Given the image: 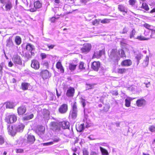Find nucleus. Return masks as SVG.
<instances>
[{
    "label": "nucleus",
    "mask_w": 155,
    "mask_h": 155,
    "mask_svg": "<svg viewBox=\"0 0 155 155\" xmlns=\"http://www.w3.org/2000/svg\"><path fill=\"white\" fill-rule=\"evenodd\" d=\"M119 54L121 57L125 56L124 52L122 49H120L117 52L116 49H112L109 55V57L115 63H117L119 60L120 59L118 56Z\"/></svg>",
    "instance_id": "obj_1"
},
{
    "label": "nucleus",
    "mask_w": 155,
    "mask_h": 155,
    "mask_svg": "<svg viewBox=\"0 0 155 155\" xmlns=\"http://www.w3.org/2000/svg\"><path fill=\"white\" fill-rule=\"evenodd\" d=\"M87 117V116L85 115L84 118L83 120L84 123L80 125L76 126V128L78 131L81 132L84 130V127L88 128L91 125V121L88 120Z\"/></svg>",
    "instance_id": "obj_2"
},
{
    "label": "nucleus",
    "mask_w": 155,
    "mask_h": 155,
    "mask_svg": "<svg viewBox=\"0 0 155 155\" xmlns=\"http://www.w3.org/2000/svg\"><path fill=\"white\" fill-rule=\"evenodd\" d=\"M72 109L69 114V117L73 119L76 118L78 115V108L77 103L76 102H74L72 104Z\"/></svg>",
    "instance_id": "obj_3"
},
{
    "label": "nucleus",
    "mask_w": 155,
    "mask_h": 155,
    "mask_svg": "<svg viewBox=\"0 0 155 155\" xmlns=\"http://www.w3.org/2000/svg\"><path fill=\"white\" fill-rule=\"evenodd\" d=\"M17 117L14 114H7L5 117V121L8 124L13 123L17 120Z\"/></svg>",
    "instance_id": "obj_4"
},
{
    "label": "nucleus",
    "mask_w": 155,
    "mask_h": 155,
    "mask_svg": "<svg viewBox=\"0 0 155 155\" xmlns=\"http://www.w3.org/2000/svg\"><path fill=\"white\" fill-rule=\"evenodd\" d=\"M51 129L54 130L57 132H60L61 130V127L60 123H58L55 122H52L51 125Z\"/></svg>",
    "instance_id": "obj_5"
},
{
    "label": "nucleus",
    "mask_w": 155,
    "mask_h": 155,
    "mask_svg": "<svg viewBox=\"0 0 155 155\" xmlns=\"http://www.w3.org/2000/svg\"><path fill=\"white\" fill-rule=\"evenodd\" d=\"M104 49L99 51H95L92 57V58H99L104 53Z\"/></svg>",
    "instance_id": "obj_6"
},
{
    "label": "nucleus",
    "mask_w": 155,
    "mask_h": 155,
    "mask_svg": "<svg viewBox=\"0 0 155 155\" xmlns=\"http://www.w3.org/2000/svg\"><path fill=\"white\" fill-rule=\"evenodd\" d=\"M68 110V105L64 104L61 105L58 109L59 112L61 114L65 113Z\"/></svg>",
    "instance_id": "obj_7"
},
{
    "label": "nucleus",
    "mask_w": 155,
    "mask_h": 155,
    "mask_svg": "<svg viewBox=\"0 0 155 155\" xmlns=\"http://www.w3.org/2000/svg\"><path fill=\"white\" fill-rule=\"evenodd\" d=\"M91 48V45L90 44L86 43L84 45L83 47L81 48L82 52L87 53L90 51Z\"/></svg>",
    "instance_id": "obj_8"
},
{
    "label": "nucleus",
    "mask_w": 155,
    "mask_h": 155,
    "mask_svg": "<svg viewBox=\"0 0 155 155\" xmlns=\"http://www.w3.org/2000/svg\"><path fill=\"white\" fill-rule=\"evenodd\" d=\"M118 9L123 13V15H125L127 13V8L124 4H120L118 5Z\"/></svg>",
    "instance_id": "obj_9"
},
{
    "label": "nucleus",
    "mask_w": 155,
    "mask_h": 155,
    "mask_svg": "<svg viewBox=\"0 0 155 155\" xmlns=\"http://www.w3.org/2000/svg\"><path fill=\"white\" fill-rule=\"evenodd\" d=\"M14 63L16 64L21 65L22 61L20 56L18 55H14L12 59Z\"/></svg>",
    "instance_id": "obj_10"
},
{
    "label": "nucleus",
    "mask_w": 155,
    "mask_h": 155,
    "mask_svg": "<svg viewBox=\"0 0 155 155\" xmlns=\"http://www.w3.org/2000/svg\"><path fill=\"white\" fill-rule=\"evenodd\" d=\"M146 103V101L142 98L136 101L137 105L138 107H143Z\"/></svg>",
    "instance_id": "obj_11"
},
{
    "label": "nucleus",
    "mask_w": 155,
    "mask_h": 155,
    "mask_svg": "<svg viewBox=\"0 0 155 155\" xmlns=\"http://www.w3.org/2000/svg\"><path fill=\"white\" fill-rule=\"evenodd\" d=\"M45 128V127L42 126H39L37 129L36 130V132L38 135H41L44 134Z\"/></svg>",
    "instance_id": "obj_12"
},
{
    "label": "nucleus",
    "mask_w": 155,
    "mask_h": 155,
    "mask_svg": "<svg viewBox=\"0 0 155 155\" xmlns=\"http://www.w3.org/2000/svg\"><path fill=\"white\" fill-rule=\"evenodd\" d=\"M101 66L100 63L99 61H94L92 65V68L96 71H97Z\"/></svg>",
    "instance_id": "obj_13"
},
{
    "label": "nucleus",
    "mask_w": 155,
    "mask_h": 155,
    "mask_svg": "<svg viewBox=\"0 0 155 155\" xmlns=\"http://www.w3.org/2000/svg\"><path fill=\"white\" fill-rule=\"evenodd\" d=\"M31 66L32 68L35 70L38 69L40 67L39 62L36 60H33L32 61Z\"/></svg>",
    "instance_id": "obj_14"
},
{
    "label": "nucleus",
    "mask_w": 155,
    "mask_h": 155,
    "mask_svg": "<svg viewBox=\"0 0 155 155\" xmlns=\"http://www.w3.org/2000/svg\"><path fill=\"white\" fill-rule=\"evenodd\" d=\"M21 88L24 91L29 90L31 88V87L28 83H23L21 84Z\"/></svg>",
    "instance_id": "obj_15"
},
{
    "label": "nucleus",
    "mask_w": 155,
    "mask_h": 155,
    "mask_svg": "<svg viewBox=\"0 0 155 155\" xmlns=\"http://www.w3.org/2000/svg\"><path fill=\"white\" fill-rule=\"evenodd\" d=\"M8 129L9 134L12 136L15 135L16 134L15 129V128L14 129V127L13 126L9 125L8 127Z\"/></svg>",
    "instance_id": "obj_16"
},
{
    "label": "nucleus",
    "mask_w": 155,
    "mask_h": 155,
    "mask_svg": "<svg viewBox=\"0 0 155 155\" xmlns=\"http://www.w3.org/2000/svg\"><path fill=\"white\" fill-rule=\"evenodd\" d=\"M61 127H62L63 129H66L69 128L70 125L68 121H63L60 123Z\"/></svg>",
    "instance_id": "obj_17"
},
{
    "label": "nucleus",
    "mask_w": 155,
    "mask_h": 155,
    "mask_svg": "<svg viewBox=\"0 0 155 155\" xmlns=\"http://www.w3.org/2000/svg\"><path fill=\"white\" fill-rule=\"evenodd\" d=\"M25 127V125L21 124L16 125L15 127L16 132H21L22 131Z\"/></svg>",
    "instance_id": "obj_18"
},
{
    "label": "nucleus",
    "mask_w": 155,
    "mask_h": 155,
    "mask_svg": "<svg viewBox=\"0 0 155 155\" xmlns=\"http://www.w3.org/2000/svg\"><path fill=\"white\" fill-rule=\"evenodd\" d=\"M132 62L130 59L125 60L122 62L121 65L122 66H129L131 65Z\"/></svg>",
    "instance_id": "obj_19"
},
{
    "label": "nucleus",
    "mask_w": 155,
    "mask_h": 155,
    "mask_svg": "<svg viewBox=\"0 0 155 155\" xmlns=\"http://www.w3.org/2000/svg\"><path fill=\"white\" fill-rule=\"evenodd\" d=\"M134 57L137 61V64H138L140 62V60L142 58V55L138 52L134 51Z\"/></svg>",
    "instance_id": "obj_20"
},
{
    "label": "nucleus",
    "mask_w": 155,
    "mask_h": 155,
    "mask_svg": "<svg viewBox=\"0 0 155 155\" xmlns=\"http://www.w3.org/2000/svg\"><path fill=\"white\" fill-rule=\"evenodd\" d=\"M74 92V89L73 87H70L67 91L66 95L68 96L72 97L73 96Z\"/></svg>",
    "instance_id": "obj_21"
},
{
    "label": "nucleus",
    "mask_w": 155,
    "mask_h": 155,
    "mask_svg": "<svg viewBox=\"0 0 155 155\" xmlns=\"http://www.w3.org/2000/svg\"><path fill=\"white\" fill-rule=\"evenodd\" d=\"M41 75L44 79H46L49 77V73L48 71L45 70L41 72Z\"/></svg>",
    "instance_id": "obj_22"
},
{
    "label": "nucleus",
    "mask_w": 155,
    "mask_h": 155,
    "mask_svg": "<svg viewBox=\"0 0 155 155\" xmlns=\"http://www.w3.org/2000/svg\"><path fill=\"white\" fill-rule=\"evenodd\" d=\"M127 71V69L125 68H117L115 72L116 73L123 74L125 73Z\"/></svg>",
    "instance_id": "obj_23"
},
{
    "label": "nucleus",
    "mask_w": 155,
    "mask_h": 155,
    "mask_svg": "<svg viewBox=\"0 0 155 155\" xmlns=\"http://www.w3.org/2000/svg\"><path fill=\"white\" fill-rule=\"evenodd\" d=\"M56 67L57 69L59 70L60 72L62 73H63L64 72V70L62 66L60 61H58L57 62L56 65Z\"/></svg>",
    "instance_id": "obj_24"
},
{
    "label": "nucleus",
    "mask_w": 155,
    "mask_h": 155,
    "mask_svg": "<svg viewBox=\"0 0 155 155\" xmlns=\"http://www.w3.org/2000/svg\"><path fill=\"white\" fill-rule=\"evenodd\" d=\"M26 110L25 107L24 106H21L18 109V114L21 115L24 114Z\"/></svg>",
    "instance_id": "obj_25"
},
{
    "label": "nucleus",
    "mask_w": 155,
    "mask_h": 155,
    "mask_svg": "<svg viewBox=\"0 0 155 155\" xmlns=\"http://www.w3.org/2000/svg\"><path fill=\"white\" fill-rule=\"evenodd\" d=\"M133 99L130 97H127L125 100V105L126 106L129 107L130 106V101Z\"/></svg>",
    "instance_id": "obj_26"
},
{
    "label": "nucleus",
    "mask_w": 155,
    "mask_h": 155,
    "mask_svg": "<svg viewBox=\"0 0 155 155\" xmlns=\"http://www.w3.org/2000/svg\"><path fill=\"white\" fill-rule=\"evenodd\" d=\"M12 7V3L10 2H8L5 4V8L6 11H9Z\"/></svg>",
    "instance_id": "obj_27"
},
{
    "label": "nucleus",
    "mask_w": 155,
    "mask_h": 155,
    "mask_svg": "<svg viewBox=\"0 0 155 155\" xmlns=\"http://www.w3.org/2000/svg\"><path fill=\"white\" fill-rule=\"evenodd\" d=\"M26 48L27 50L31 52L32 53V51L34 49V46L31 44L28 43L26 46Z\"/></svg>",
    "instance_id": "obj_28"
},
{
    "label": "nucleus",
    "mask_w": 155,
    "mask_h": 155,
    "mask_svg": "<svg viewBox=\"0 0 155 155\" xmlns=\"http://www.w3.org/2000/svg\"><path fill=\"white\" fill-rule=\"evenodd\" d=\"M77 65L73 63H69L68 68L71 71H73L76 68Z\"/></svg>",
    "instance_id": "obj_29"
},
{
    "label": "nucleus",
    "mask_w": 155,
    "mask_h": 155,
    "mask_svg": "<svg viewBox=\"0 0 155 155\" xmlns=\"http://www.w3.org/2000/svg\"><path fill=\"white\" fill-rule=\"evenodd\" d=\"M6 43V46L9 47H11L13 46V44L12 39L10 37L7 40Z\"/></svg>",
    "instance_id": "obj_30"
},
{
    "label": "nucleus",
    "mask_w": 155,
    "mask_h": 155,
    "mask_svg": "<svg viewBox=\"0 0 155 155\" xmlns=\"http://www.w3.org/2000/svg\"><path fill=\"white\" fill-rule=\"evenodd\" d=\"M149 61V58L147 56L146 57L145 59L143 60V63H142L143 66L144 67H146L147 66V65L148 64Z\"/></svg>",
    "instance_id": "obj_31"
},
{
    "label": "nucleus",
    "mask_w": 155,
    "mask_h": 155,
    "mask_svg": "<svg viewBox=\"0 0 155 155\" xmlns=\"http://www.w3.org/2000/svg\"><path fill=\"white\" fill-rule=\"evenodd\" d=\"M28 142L29 143H32L35 141V137L31 135H29L28 137Z\"/></svg>",
    "instance_id": "obj_32"
},
{
    "label": "nucleus",
    "mask_w": 155,
    "mask_h": 155,
    "mask_svg": "<svg viewBox=\"0 0 155 155\" xmlns=\"http://www.w3.org/2000/svg\"><path fill=\"white\" fill-rule=\"evenodd\" d=\"M141 8H143L147 11L149 10V8L148 5L145 3H143L141 7L137 9L139 10H141Z\"/></svg>",
    "instance_id": "obj_33"
},
{
    "label": "nucleus",
    "mask_w": 155,
    "mask_h": 155,
    "mask_svg": "<svg viewBox=\"0 0 155 155\" xmlns=\"http://www.w3.org/2000/svg\"><path fill=\"white\" fill-rule=\"evenodd\" d=\"M6 107L7 108H13L15 107V105L13 102H7L6 103Z\"/></svg>",
    "instance_id": "obj_34"
},
{
    "label": "nucleus",
    "mask_w": 155,
    "mask_h": 155,
    "mask_svg": "<svg viewBox=\"0 0 155 155\" xmlns=\"http://www.w3.org/2000/svg\"><path fill=\"white\" fill-rule=\"evenodd\" d=\"M15 41L17 45H19L21 43V38L19 36H16L15 37Z\"/></svg>",
    "instance_id": "obj_35"
},
{
    "label": "nucleus",
    "mask_w": 155,
    "mask_h": 155,
    "mask_svg": "<svg viewBox=\"0 0 155 155\" xmlns=\"http://www.w3.org/2000/svg\"><path fill=\"white\" fill-rule=\"evenodd\" d=\"M42 6L41 3L39 1L35 2L34 3V6L36 8H39Z\"/></svg>",
    "instance_id": "obj_36"
},
{
    "label": "nucleus",
    "mask_w": 155,
    "mask_h": 155,
    "mask_svg": "<svg viewBox=\"0 0 155 155\" xmlns=\"http://www.w3.org/2000/svg\"><path fill=\"white\" fill-rule=\"evenodd\" d=\"M101 151L103 155H108L109 153L107 151L101 147H100Z\"/></svg>",
    "instance_id": "obj_37"
},
{
    "label": "nucleus",
    "mask_w": 155,
    "mask_h": 155,
    "mask_svg": "<svg viewBox=\"0 0 155 155\" xmlns=\"http://www.w3.org/2000/svg\"><path fill=\"white\" fill-rule=\"evenodd\" d=\"M136 0H129V4L132 7H134L135 8H137V7L135 6V4L136 3Z\"/></svg>",
    "instance_id": "obj_38"
},
{
    "label": "nucleus",
    "mask_w": 155,
    "mask_h": 155,
    "mask_svg": "<svg viewBox=\"0 0 155 155\" xmlns=\"http://www.w3.org/2000/svg\"><path fill=\"white\" fill-rule=\"evenodd\" d=\"M136 33V31L134 28H133L132 31L130 33V38H132L134 37V36Z\"/></svg>",
    "instance_id": "obj_39"
},
{
    "label": "nucleus",
    "mask_w": 155,
    "mask_h": 155,
    "mask_svg": "<svg viewBox=\"0 0 155 155\" xmlns=\"http://www.w3.org/2000/svg\"><path fill=\"white\" fill-rule=\"evenodd\" d=\"M34 117V115L33 114L28 115L24 117V120H28L31 119Z\"/></svg>",
    "instance_id": "obj_40"
},
{
    "label": "nucleus",
    "mask_w": 155,
    "mask_h": 155,
    "mask_svg": "<svg viewBox=\"0 0 155 155\" xmlns=\"http://www.w3.org/2000/svg\"><path fill=\"white\" fill-rule=\"evenodd\" d=\"M95 84H86V90H89L90 89H92L94 87V86L95 85Z\"/></svg>",
    "instance_id": "obj_41"
},
{
    "label": "nucleus",
    "mask_w": 155,
    "mask_h": 155,
    "mask_svg": "<svg viewBox=\"0 0 155 155\" xmlns=\"http://www.w3.org/2000/svg\"><path fill=\"white\" fill-rule=\"evenodd\" d=\"M52 139L53 140V142H54H54H58L61 140L57 136H54L53 137Z\"/></svg>",
    "instance_id": "obj_42"
},
{
    "label": "nucleus",
    "mask_w": 155,
    "mask_h": 155,
    "mask_svg": "<svg viewBox=\"0 0 155 155\" xmlns=\"http://www.w3.org/2000/svg\"><path fill=\"white\" fill-rule=\"evenodd\" d=\"M148 129L151 132H155V126L152 125H150L148 128Z\"/></svg>",
    "instance_id": "obj_43"
},
{
    "label": "nucleus",
    "mask_w": 155,
    "mask_h": 155,
    "mask_svg": "<svg viewBox=\"0 0 155 155\" xmlns=\"http://www.w3.org/2000/svg\"><path fill=\"white\" fill-rule=\"evenodd\" d=\"M128 31V28L127 27H124L122 31L120 32L121 34H124L127 33Z\"/></svg>",
    "instance_id": "obj_44"
},
{
    "label": "nucleus",
    "mask_w": 155,
    "mask_h": 155,
    "mask_svg": "<svg viewBox=\"0 0 155 155\" xmlns=\"http://www.w3.org/2000/svg\"><path fill=\"white\" fill-rule=\"evenodd\" d=\"M110 19H104L101 21V22L103 24L108 23L110 22Z\"/></svg>",
    "instance_id": "obj_45"
},
{
    "label": "nucleus",
    "mask_w": 155,
    "mask_h": 155,
    "mask_svg": "<svg viewBox=\"0 0 155 155\" xmlns=\"http://www.w3.org/2000/svg\"><path fill=\"white\" fill-rule=\"evenodd\" d=\"M79 69H85L84 67V64L83 62H81L79 66Z\"/></svg>",
    "instance_id": "obj_46"
},
{
    "label": "nucleus",
    "mask_w": 155,
    "mask_h": 155,
    "mask_svg": "<svg viewBox=\"0 0 155 155\" xmlns=\"http://www.w3.org/2000/svg\"><path fill=\"white\" fill-rule=\"evenodd\" d=\"M54 144V142H50L43 143V145L44 146H50Z\"/></svg>",
    "instance_id": "obj_47"
},
{
    "label": "nucleus",
    "mask_w": 155,
    "mask_h": 155,
    "mask_svg": "<svg viewBox=\"0 0 155 155\" xmlns=\"http://www.w3.org/2000/svg\"><path fill=\"white\" fill-rule=\"evenodd\" d=\"M4 142V138L2 136L0 135V145L2 144Z\"/></svg>",
    "instance_id": "obj_48"
},
{
    "label": "nucleus",
    "mask_w": 155,
    "mask_h": 155,
    "mask_svg": "<svg viewBox=\"0 0 155 155\" xmlns=\"http://www.w3.org/2000/svg\"><path fill=\"white\" fill-rule=\"evenodd\" d=\"M101 21L100 19H95V20L93 21L92 22L93 25H95L96 24H98L99 22Z\"/></svg>",
    "instance_id": "obj_49"
},
{
    "label": "nucleus",
    "mask_w": 155,
    "mask_h": 155,
    "mask_svg": "<svg viewBox=\"0 0 155 155\" xmlns=\"http://www.w3.org/2000/svg\"><path fill=\"white\" fill-rule=\"evenodd\" d=\"M137 38L140 40H147L148 39L144 37L141 36H137Z\"/></svg>",
    "instance_id": "obj_50"
},
{
    "label": "nucleus",
    "mask_w": 155,
    "mask_h": 155,
    "mask_svg": "<svg viewBox=\"0 0 155 155\" xmlns=\"http://www.w3.org/2000/svg\"><path fill=\"white\" fill-rule=\"evenodd\" d=\"M4 64L3 63H2L0 64V72L1 74L2 73V70L4 66Z\"/></svg>",
    "instance_id": "obj_51"
},
{
    "label": "nucleus",
    "mask_w": 155,
    "mask_h": 155,
    "mask_svg": "<svg viewBox=\"0 0 155 155\" xmlns=\"http://www.w3.org/2000/svg\"><path fill=\"white\" fill-rule=\"evenodd\" d=\"M56 94L58 97H59L61 95V91H58L57 89H56Z\"/></svg>",
    "instance_id": "obj_52"
},
{
    "label": "nucleus",
    "mask_w": 155,
    "mask_h": 155,
    "mask_svg": "<svg viewBox=\"0 0 155 155\" xmlns=\"http://www.w3.org/2000/svg\"><path fill=\"white\" fill-rule=\"evenodd\" d=\"M16 151L17 153H21L23 152V150L21 149H16Z\"/></svg>",
    "instance_id": "obj_53"
},
{
    "label": "nucleus",
    "mask_w": 155,
    "mask_h": 155,
    "mask_svg": "<svg viewBox=\"0 0 155 155\" xmlns=\"http://www.w3.org/2000/svg\"><path fill=\"white\" fill-rule=\"evenodd\" d=\"M83 155H88V153L86 150H83Z\"/></svg>",
    "instance_id": "obj_54"
},
{
    "label": "nucleus",
    "mask_w": 155,
    "mask_h": 155,
    "mask_svg": "<svg viewBox=\"0 0 155 155\" xmlns=\"http://www.w3.org/2000/svg\"><path fill=\"white\" fill-rule=\"evenodd\" d=\"M143 26L146 28L149 29L150 27V25L147 24H145L143 25Z\"/></svg>",
    "instance_id": "obj_55"
},
{
    "label": "nucleus",
    "mask_w": 155,
    "mask_h": 155,
    "mask_svg": "<svg viewBox=\"0 0 155 155\" xmlns=\"http://www.w3.org/2000/svg\"><path fill=\"white\" fill-rule=\"evenodd\" d=\"M58 17L56 18L55 17H52L51 19V21L52 22H54L55 20L56 19H58Z\"/></svg>",
    "instance_id": "obj_56"
},
{
    "label": "nucleus",
    "mask_w": 155,
    "mask_h": 155,
    "mask_svg": "<svg viewBox=\"0 0 155 155\" xmlns=\"http://www.w3.org/2000/svg\"><path fill=\"white\" fill-rule=\"evenodd\" d=\"M41 56L42 58L43 59L45 58L46 57V54L45 53H42L41 54Z\"/></svg>",
    "instance_id": "obj_57"
},
{
    "label": "nucleus",
    "mask_w": 155,
    "mask_h": 155,
    "mask_svg": "<svg viewBox=\"0 0 155 155\" xmlns=\"http://www.w3.org/2000/svg\"><path fill=\"white\" fill-rule=\"evenodd\" d=\"M47 46L48 47V48L50 49H53L54 46V45H47Z\"/></svg>",
    "instance_id": "obj_58"
},
{
    "label": "nucleus",
    "mask_w": 155,
    "mask_h": 155,
    "mask_svg": "<svg viewBox=\"0 0 155 155\" xmlns=\"http://www.w3.org/2000/svg\"><path fill=\"white\" fill-rule=\"evenodd\" d=\"M81 103L83 107L85 106V100L84 99H82L81 101Z\"/></svg>",
    "instance_id": "obj_59"
},
{
    "label": "nucleus",
    "mask_w": 155,
    "mask_h": 155,
    "mask_svg": "<svg viewBox=\"0 0 155 155\" xmlns=\"http://www.w3.org/2000/svg\"><path fill=\"white\" fill-rule=\"evenodd\" d=\"M88 1V0H81V3L83 4H85Z\"/></svg>",
    "instance_id": "obj_60"
},
{
    "label": "nucleus",
    "mask_w": 155,
    "mask_h": 155,
    "mask_svg": "<svg viewBox=\"0 0 155 155\" xmlns=\"http://www.w3.org/2000/svg\"><path fill=\"white\" fill-rule=\"evenodd\" d=\"M44 66H45L46 68H48V63L47 62H45L43 64Z\"/></svg>",
    "instance_id": "obj_61"
},
{
    "label": "nucleus",
    "mask_w": 155,
    "mask_h": 155,
    "mask_svg": "<svg viewBox=\"0 0 155 155\" xmlns=\"http://www.w3.org/2000/svg\"><path fill=\"white\" fill-rule=\"evenodd\" d=\"M13 65V63L11 61H10L8 64V66L9 67H12Z\"/></svg>",
    "instance_id": "obj_62"
},
{
    "label": "nucleus",
    "mask_w": 155,
    "mask_h": 155,
    "mask_svg": "<svg viewBox=\"0 0 155 155\" xmlns=\"http://www.w3.org/2000/svg\"><path fill=\"white\" fill-rule=\"evenodd\" d=\"M145 84H146V87L147 88L149 87L150 85V82H149Z\"/></svg>",
    "instance_id": "obj_63"
},
{
    "label": "nucleus",
    "mask_w": 155,
    "mask_h": 155,
    "mask_svg": "<svg viewBox=\"0 0 155 155\" xmlns=\"http://www.w3.org/2000/svg\"><path fill=\"white\" fill-rule=\"evenodd\" d=\"M97 154L94 151H92L90 155H97Z\"/></svg>",
    "instance_id": "obj_64"
}]
</instances>
